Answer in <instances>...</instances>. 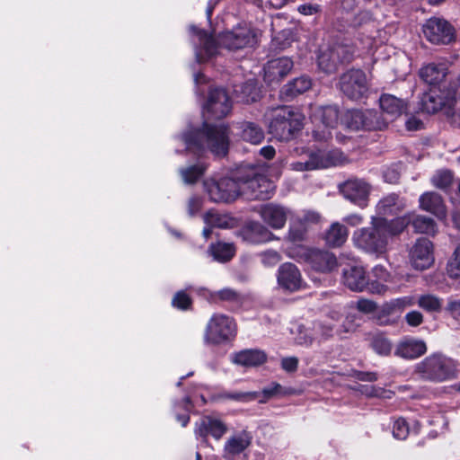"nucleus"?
Wrapping results in <instances>:
<instances>
[{
    "label": "nucleus",
    "mask_w": 460,
    "mask_h": 460,
    "mask_svg": "<svg viewBox=\"0 0 460 460\" xmlns=\"http://www.w3.org/2000/svg\"><path fill=\"white\" fill-rule=\"evenodd\" d=\"M299 13L303 15H313L322 11L321 5L318 4L306 3L297 7Z\"/></svg>",
    "instance_id": "obj_59"
},
{
    "label": "nucleus",
    "mask_w": 460,
    "mask_h": 460,
    "mask_svg": "<svg viewBox=\"0 0 460 460\" xmlns=\"http://www.w3.org/2000/svg\"><path fill=\"white\" fill-rule=\"evenodd\" d=\"M370 347L379 356L387 357L391 354L393 345L390 340L383 334H376L372 337Z\"/></svg>",
    "instance_id": "obj_50"
},
{
    "label": "nucleus",
    "mask_w": 460,
    "mask_h": 460,
    "mask_svg": "<svg viewBox=\"0 0 460 460\" xmlns=\"http://www.w3.org/2000/svg\"><path fill=\"white\" fill-rule=\"evenodd\" d=\"M204 221L211 227L221 229L232 228L234 226V218L228 214H221L214 210H208L204 216Z\"/></svg>",
    "instance_id": "obj_42"
},
{
    "label": "nucleus",
    "mask_w": 460,
    "mask_h": 460,
    "mask_svg": "<svg viewBox=\"0 0 460 460\" xmlns=\"http://www.w3.org/2000/svg\"><path fill=\"white\" fill-rule=\"evenodd\" d=\"M420 208L422 210L429 212L438 219H444L447 217V209L442 197L436 192H425L420 195Z\"/></svg>",
    "instance_id": "obj_27"
},
{
    "label": "nucleus",
    "mask_w": 460,
    "mask_h": 460,
    "mask_svg": "<svg viewBox=\"0 0 460 460\" xmlns=\"http://www.w3.org/2000/svg\"><path fill=\"white\" fill-rule=\"evenodd\" d=\"M242 190L251 199L267 200L275 193L276 185L266 175L260 173L256 167L239 169Z\"/></svg>",
    "instance_id": "obj_5"
},
{
    "label": "nucleus",
    "mask_w": 460,
    "mask_h": 460,
    "mask_svg": "<svg viewBox=\"0 0 460 460\" xmlns=\"http://www.w3.org/2000/svg\"><path fill=\"white\" fill-rule=\"evenodd\" d=\"M351 376L362 382H376L378 379V374L373 371L353 370Z\"/></svg>",
    "instance_id": "obj_58"
},
{
    "label": "nucleus",
    "mask_w": 460,
    "mask_h": 460,
    "mask_svg": "<svg viewBox=\"0 0 460 460\" xmlns=\"http://www.w3.org/2000/svg\"><path fill=\"white\" fill-rule=\"evenodd\" d=\"M261 398L260 403H265L272 398L283 397L291 394L290 388H286L277 382H271L268 386L261 390Z\"/></svg>",
    "instance_id": "obj_45"
},
{
    "label": "nucleus",
    "mask_w": 460,
    "mask_h": 460,
    "mask_svg": "<svg viewBox=\"0 0 460 460\" xmlns=\"http://www.w3.org/2000/svg\"><path fill=\"white\" fill-rule=\"evenodd\" d=\"M293 66L294 62L288 57L270 59L264 66V81L269 84L278 83L290 73Z\"/></svg>",
    "instance_id": "obj_19"
},
{
    "label": "nucleus",
    "mask_w": 460,
    "mask_h": 460,
    "mask_svg": "<svg viewBox=\"0 0 460 460\" xmlns=\"http://www.w3.org/2000/svg\"><path fill=\"white\" fill-rule=\"evenodd\" d=\"M207 166L204 164H196L181 168L180 173L187 184H195L205 174Z\"/></svg>",
    "instance_id": "obj_46"
},
{
    "label": "nucleus",
    "mask_w": 460,
    "mask_h": 460,
    "mask_svg": "<svg viewBox=\"0 0 460 460\" xmlns=\"http://www.w3.org/2000/svg\"><path fill=\"white\" fill-rule=\"evenodd\" d=\"M410 433L409 423L403 417L397 418L393 425V436L396 439L404 440Z\"/></svg>",
    "instance_id": "obj_57"
},
{
    "label": "nucleus",
    "mask_w": 460,
    "mask_h": 460,
    "mask_svg": "<svg viewBox=\"0 0 460 460\" xmlns=\"http://www.w3.org/2000/svg\"><path fill=\"white\" fill-rule=\"evenodd\" d=\"M288 256L297 262L307 264L311 270L317 273H330L338 266L337 258L333 253L304 245L289 247Z\"/></svg>",
    "instance_id": "obj_3"
},
{
    "label": "nucleus",
    "mask_w": 460,
    "mask_h": 460,
    "mask_svg": "<svg viewBox=\"0 0 460 460\" xmlns=\"http://www.w3.org/2000/svg\"><path fill=\"white\" fill-rule=\"evenodd\" d=\"M312 86V80L307 75L294 78L286 84L280 90V97L284 101H292L296 96L308 91Z\"/></svg>",
    "instance_id": "obj_30"
},
{
    "label": "nucleus",
    "mask_w": 460,
    "mask_h": 460,
    "mask_svg": "<svg viewBox=\"0 0 460 460\" xmlns=\"http://www.w3.org/2000/svg\"><path fill=\"white\" fill-rule=\"evenodd\" d=\"M447 275L451 279H460V244L456 248L447 265Z\"/></svg>",
    "instance_id": "obj_56"
},
{
    "label": "nucleus",
    "mask_w": 460,
    "mask_h": 460,
    "mask_svg": "<svg viewBox=\"0 0 460 460\" xmlns=\"http://www.w3.org/2000/svg\"><path fill=\"white\" fill-rule=\"evenodd\" d=\"M406 323L412 327H417L423 323V315L419 311H411L405 315Z\"/></svg>",
    "instance_id": "obj_61"
},
{
    "label": "nucleus",
    "mask_w": 460,
    "mask_h": 460,
    "mask_svg": "<svg viewBox=\"0 0 460 460\" xmlns=\"http://www.w3.org/2000/svg\"><path fill=\"white\" fill-rule=\"evenodd\" d=\"M341 66L351 63L355 58L356 45L349 40H336L330 44Z\"/></svg>",
    "instance_id": "obj_32"
},
{
    "label": "nucleus",
    "mask_w": 460,
    "mask_h": 460,
    "mask_svg": "<svg viewBox=\"0 0 460 460\" xmlns=\"http://www.w3.org/2000/svg\"><path fill=\"white\" fill-rule=\"evenodd\" d=\"M409 305L406 297L393 299L385 303L376 312V321L380 325L394 324L401 313Z\"/></svg>",
    "instance_id": "obj_21"
},
{
    "label": "nucleus",
    "mask_w": 460,
    "mask_h": 460,
    "mask_svg": "<svg viewBox=\"0 0 460 460\" xmlns=\"http://www.w3.org/2000/svg\"><path fill=\"white\" fill-rule=\"evenodd\" d=\"M317 65L320 70L328 75L338 71L340 65L330 45L325 49H320Z\"/></svg>",
    "instance_id": "obj_38"
},
{
    "label": "nucleus",
    "mask_w": 460,
    "mask_h": 460,
    "mask_svg": "<svg viewBox=\"0 0 460 460\" xmlns=\"http://www.w3.org/2000/svg\"><path fill=\"white\" fill-rule=\"evenodd\" d=\"M343 197L360 208L368 206L371 186L362 179H348L339 185Z\"/></svg>",
    "instance_id": "obj_14"
},
{
    "label": "nucleus",
    "mask_w": 460,
    "mask_h": 460,
    "mask_svg": "<svg viewBox=\"0 0 460 460\" xmlns=\"http://www.w3.org/2000/svg\"><path fill=\"white\" fill-rule=\"evenodd\" d=\"M304 115L290 106H283L273 111L269 124V131L281 141L292 139L304 127Z\"/></svg>",
    "instance_id": "obj_2"
},
{
    "label": "nucleus",
    "mask_w": 460,
    "mask_h": 460,
    "mask_svg": "<svg viewBox=\"0 0 460 460\" xmlns=\"http://www.w3.org/2000/svg\"><path fill=\"white\" fill-rule=\"evenodd\" d=\"M390 273L382 265H376L368 278L367 292L371 294L383 295L388 290V287L385 285L390 279Z\"/></svg>",
    "instance_id": "obj_28"
},
{
    "label": "nucleus",
    "mask_w": 460,
    "mask_h": 460,
    "mask_svg": "<svg viewBox=\"0 0 460 460\" xmlns=\"http://www.w3.org/2000/svg\"><path fill=\"white\" fill-rule=\"evenodd\" d=\"M232 109L231 99L224 88L215 87L208 91V100L203 107V113L208 119H221Z\"/></svg>",
    "instance_id": "obj_13"
},
{
    "label": "nucleus",
    "mask_w": 460,
    "mask_h": 460,
    "mask_svg": "<svg viewBox=\"0 0 460 460\" xmlns=\"http://www.w3.org/2000/svg\"><path fill=\"white\" fill-rule=\"evenodd\" d=\"M268 356L264 350L259 349H245L234 352L232 362L244 367H257L267 362Z\"/></svg>",
    "instance_id": "obj_25"
},
{
    "label": "nucleus",
    "mask_w": 460,
    "mask_h": 460,
    "mask_svg": "<svg viewBox=\"0 0 460 460\" xmlns=\"http://www.w3.org/2000/svg\"><path fill=\"white\" fill-rule=\"evenodd\" d=\"M348 238V229L338 222L332 224L324 234V240L329 247H340Z\"/></svg>",
    "instance_id": "obj_39"
},
{
    "label": "nucleus",
    "mask_w": 460,
    "mask_h": 460,
    "mask_svg": "<svg viewBox=\"0 0 460 460\" xmlns=\"http://www.w3.org/2000/svg\"><path fill=\"white\" fill-rule=\"evenodd\" d=\"M376 308L375 302L367 299H360L358 301V309L364 313H373Z\"/></svg>",
    "instance_id": "obj_63"
},
{
    "label": "nucleus",
    "mask_w": 460,
    "mask_h": 460,
    "mask_svg": "<svg viewBox=\"0 0 460 460\" xmlns=\"http://www.w3.org/2000/svg\"><path fill=\"white\" fill-rule=\"evenodd\" d=\"M239 93L241 101L245 103H252L260 99V90L257 86V83L252 80L242 84Z\"/></svg>",
    "instance_id": "obj_48"
},
{
    "label": "nucleus",
    "mask_w": 460,
    "mask_h": 460,
    "mask_svg": "<svg viewBox=\"0 0 460 460\" xmlns=\"http://www.w3.org/2000/svg\"><path fill=\"white\" fill-rule=\"evenodd\" d=\"M260 215L269 226L273 229H281L287 222L288 210L281 205L267 203L261 207Z\"/></svg>",
    "instance_id": "obj_24"
},
{
    "label": "nucleus",
    "mask_w": 460,
    "mask_h": 460,
    "mask_svg": "<svg viewBox=\"0 0 460 460\" xmlns=\"http://www.w3.org/2000/svg\"><path fill=\"white\" fill-rule=\"evenodd\" d=\"M181 139L187 150L195 155L209 150L216 156L225 157L229 151V127L204 121L200 127L184 131Z\"/></svg>",
    "instance_id": "obj_1"
},
{
    "label": "nucleus",
    "mask_w": 460,
    "mask_h": 460,
    "mask_svg": "<svg viewBox=\"0 0 460 460\" xmlns=\"http://www.w3.org/2000/svg\"><path fill=\"white\" fill-rule=\"evenodd\" d=\"M205 190L211 201L231 203L241 194L242 183L239 181V170L234 177L210 178L204 181Z\"/></svg>",
    "instance_id": "obj_7"
},
{
    "label": "nucleus",
    "mask_w": 460,
    "mask_h": 460,
    "mask_svg": "<svg viewBox=\"0 0 460 460\" xmlns=\"http://www.w3.org/2000/svg\"><path fill=\"white\" fill-rule=\"evenodd\" d=\"M339 85L342 93L353 101L367 97L368 92L366 73L359 68H351L343 73L340 77Z\"/></svg>",
    "instance_id": "obj_10"
},
{
    "label": "nucleus",
    "mask_w": 460,
    "mask_h": 460,
    "mask_svg": "<svg viewBox=\"0 0 460 460\" xmlns=\"http://www.w3.org/2000/svg\"><path fill=\"white\" fill-rule=\"evenodd\" d=\"M236 334V323L233 317L214 314L205 327L203 341L206 344L217 346L233 341Z\"/></svg>",
    "instance_id": "obj_6"
},
{
    "label": "nucleus",
    "mask_w": 460,
    "mask_h": 460,
    "mask_svg": "<svg viewBox=\"0 0 460 460\" xmlns=\"http://www.w3.org/2000/svg\"><path fill=\"white\" fill-rule=\"evenodd\" d=\"M456 99V91L442 87H429L420 101V108L422 112L435 114L442 109L451 107Z\"/></svg>",
    "instance_id": "obj_11"
},
{
    "label": "nucleus",
    "mask_w": 460,
    "mask_h": 460,
    "mask_svg": "<svg viewBox=\"0 0 460 460\" xmlns=\"http://www.w3.org/2000/svg\"><path fill=\"white\" fill-rule=\"evenodd\" d=\"M342 283L351 291H367L368 278L363 267L349 265L342 270Z\"/></svg>",
    "instance_id": "obj_22"
},
{
    "label": "nucleus",
    "mask_w": 460,
    "mask_h": 460,
    "mask_svg": "<svg viewBox=\"0 0 460 460\" xmlns=\"http://www.w3.org/2000/svg\"><path fill=\"white\" fill-rule=\"evenodd\" d=\"M411 259L417 270H423L430 267L434 261L432 242L425 237L417 239L411 250Z\"/></svg>",
    "instance_id": "obj_18"
},
{
    "label": "nucleus",
    "mask_w": 460,
    "mask_h": 460,
    "mask_svg": "<svg viewBox=\"0 0 460 460\" xmlns=\"http://www.w3.org/2000/svg\"><path fill=\"white\" fill-rule=\"evenodd\" d=\"M251 444L249 439L242 436H233L227 439L224 447V457L230 460L243 453Z\"/></svg>",
    "instance_id": "obj_40"
},
{
    "label": "nucleus",
    "mask_w": 460,
    "mask_h": 460,
    "mask_svg": "<svg viewBox=\"0 0 460 460\" xmlns=\"http://www.w3.org/2000/svg\"><path fill=\"white\" fill-rule=\"evenodd\" d=\"M418 304L420 307L430 313L439 312L442 307L440 299L432 295L420 296Z\"/></svg>",
    "instance_id": "obj_54"
},
{
    "label": "nucleus",
    "mask_w": 460,
    "mask_h": 460,
    "mask_svg": "<svg viewBox=\"0 0 460 460\" xmlns=\"http://www.w3.org/2000/svg\"><path fill=\"white\" fill-rule=\"evenodd\" d=\"M447 75L448 68L442 63H429L420 70V78L429 84V87L447 88Z\"/></svg>",
    "instance_id": "obj_23"
},
{
    "label": "nucleus",
    "mask_w": 460,
    "mask_h": 460,
    "mask_svg": "<svg viewBox=\"0 0 460 460\" xmlns=\"http://www.w3.org/2000/svg\"><path fill=\"white\" fill-rule=\"evenodd\" d=\"M210 252L214 259L219 262H227L235 254L234 244L217 242L210 245Z\"/></svg>",
    "instance_id": "obj_44"
},
{
    "label": "nucleus",
    "mask_w": 460,
    "mask_h": 460,
    "mask_svg": "<svg viewBox=\"0 0 460 460\" xmlns=\"http://www.w3.org/2000/svg\"><path fill=\"white\" fill-rule=\"evenodd\" d=\"M454 181V174L449 170L438 171L433 177L434 185L441 190L448 189Z\"/></svg>",
    "instance_id": "obj_55"
},
{
    "label": "nucleus",
    "mask_w": 460,
    "mask_h": 460,
    "mask_svg": "<svg viewBox=\"0 0 460 460\" xmlns=\"http://www.w3.org/2000/svg\"><path fill=\"white\" fill-rule=\"evenodd\" d=\"M414 232L434 235L437 231V224L431 217L422 215L411 214V223Z\"/></svg>",
    "instance_id": "obj_41"
},
{
    "label": "nucleus",
    "mask_w": 460,
    "mask_h": 460,
    "mask_svg": "<svg viewBox=\"0 0 460 460\" xmlns=\"http://www.w3.org/2000/svg\"><path fill=\"white\" fill-rule=\"evenodd\" d=\"M423 122L414 116L410 117L405 122V128L409 131H417L421 129Z\"/></svg>",
    "instance_id": "obj_64"
},
{
    "label": "nucleus",
    "mask_w": 460,
    "mask_h": 460,
    "mask_svg": "<svg viewBox=\"0 0 460 460\" xmlns=\"http://www.w3.org/2000/svg\"><path fill=\"white\" fill-rule=\"evenodd\" d=\"M425 39L435 45H447L456 40V30L446 19L430 17L422 25Z\"/></svg>",
    "instance_id": "obj_9"
},
{
    "label": "nucleus",
    "mask_w": 460,
    "mask_h": 460,
    "mask_svg": "<svg viewBox=\"0 0 460 460\" xmlns=\"http://www.w3.org/2000/svg\"><path fill=\"white\" fill-rule=\"evenodd\" d=\"M417 372L429 381L443 382L455 378L457 368L454 359L436 352L417 365Z\"/></svg>",
    "instance_id": "obj_4"
},
{
    "label": "nucleus",
    "mask_w": 460,
    "mask_h": 460,
    "mask_svg": "<svg viewBox=\"0 0 460 460\" xmlns=\"http://www.w3.org/2000/svg\"><path fill=\"white\" fill-rule=\"evenodd\" d=\"M242 234L245 240L252 243H262L268 240L270 232L260 222L248 221L242 227Z\"/></svg>",
    "instance_id": "obj_36"
},
{
    "label": "nucleus",
    "mask_w": 460,
    "mask_h": 460,
    "mask_svg": "<svg viewBox=\"0 0 460 460\" xmlns=\"http://www.w3.org/2000/svg\"><path fill=\"white\" fill-rule=\"evenodd\" d=\"M190 31L196 35L200 43L202 44V51L204 53V59L208 60L217 54L219 41L216 40L212 34H209L206 30L200 29L195 25L190 27Z\"/></svg>",
    "instance_id": "obj_33"
},
{
    "label": "nucleus",
    "mask_w": 460,
    "mask_h": 460,
    "mask_svg": "<svg viewBox=\"0 0 460 460\" xmlns=\"http://www.w3.org/2000/svg\"><path fill=\"white\" fill-rule=\"evenodd\" d=\"M379 106L382 111L392 119L400 117L408 110L407 102L389 93H383L380 96Z\"/></svg>",
    "instance_id": "obj_29"
},
{
    "label": "nucleus",
    "mask_w": 460,
    "mask_h": 460,
    "mask_svg": "<svg viewBox=\"0 0 460 460\" xmlns=\"http://www.w3.org/2000/svg\"><path fill=\"white\" fill-rule=\"evenodd\" d=\"M281 367L288 373H294L298 368V358L296 357H287L281 359Z\"/></svg>",
    "instance_id": "obj_60"
},
{
    "label": "nucleus",
    "mask_w": 460,
    "mask_h": 460,
    "mask_svg": "<svg viewBox=\"0 0 460 460\" xmlns=\"http://www.w3.org/2000/svg\"><path fill=\"white\" fill-rule=\"evenodd\" d=\"M402 209V204L399 202V195L391 193L381 199L376 207V216L384 217L398 214Z\"/></svg>",
    "instance_id": "obj_37"
},
{
    "label": "nucleus",
    "mask_w": 460,
    "mask_h": 460,
    "mask_svg": "<svg viewBox=\"0 0 460 460\" xmlns=\"http://www.w3.org/2000/svg\"><path fill=\"white\" fill-rule=\"evenodd\" d=\"M259 392H222L217 397L222 400H230L240 402H249L259 398Z\"/></svg>",
    "instance_id": "obj_51"
},
{
    "label": "nucleus",
    "mask_w": 460,
    "mask_h": 460,
    "mask_svg": "<svg viewBox=\"0 0 460 460\" xmlns=\"http://www.w3.org/2000/svg\"><path fill=\"white\" fill-rule=\"evenodd\" d=\"M172 306L180 311H190L193 309V299L185 290H179L172 296Z\"/></svg>",
    "instance_id": "obj_52"
},
{
    "label": "nucleus",
    "mask_w": 460,
    "mask_h": 460,
    "mask_svg": "<svg viewBox=\"0 0 460 460\" xmlns=\"http://www.w3.org/2000/svg\"><path fill=\"white\" fill-rule=\"evenodd\" d=\"M372 227L361 228L353 234V241L358 248L369 253L381 254L386 250L387 240L381 228H378L375 217H371Z\"/></svg>",
    "instance_id": "obj_8"
},
{
    "label": "nucleus",
    "mask_w": 460,
    "mask_h": 460,
    "mask_svg": "<svg viewBox=\"0 0 460 460\" xmlns=\"http://www.w3.org/2000/svg\"><path fill=\"white\" fill-rule=\"evenodd\" d=\"M375 218L378 228L382 229L387 241L389 237L402 234L411 223V214L397 217L391 220L384 217H375Z\"/></svg>",
    "instance_id": "obj_26"
},
{
    "label": "nucleus",
    "mask_w": 460,
    "mask_h": 460,
    "mask_svg": "<svg viewBox=\"0 0 460 460\" xmlns=\"http://www.w3.org/2000/svg\"><path fill=\"white\" fill-rule=\"evenodd\" d=\"M211 300L215 303L226 302L229 304L231 311L240 309L243 304V296L230 288H225L218 291H215L210 295Z\"/></svg>",
    "instance_id": "obj_34"
},
{
    "label": "nucleus",
    "mask_w": 460,
    "mask_h": 460,
    "mask_svg": "<svg viewBox=\"0 0 460 460\" xmlns=\"http://www.w3.org/2000/svg\"><path fill=\"white\" fill-rule=\"evenodd\" d=\"M306 233V226L303 222H295L290 224L287 238L293 243H300L305 239Z\"/></svg>",
    "instance_id": "obj_53"
},
{
    "label": "nucleus",
    "mask_w": 460,
    "mask_h": 460,
    "mask_svg": "<svg viewBox=\"0 0 460 460\" xmlns=\"http://www.w3.org/2000/svg\"><path fill=\"white\" fill-rule=\"evenodd\" d=\"M388 127V121L383 114L374 109L363 111V121L361 130L382 131Z\"/></svg>",
    "instance_id": "obj_35"
},
{
    "label": "nucleus",
    "mask_w": 460,
    "mask_h": 460,
    "mask_svg": "<svg viewBox=\"0 0 460 460\" xmlns=\"http://www.w3.org/2000/svg\"><path fill=\"white\" fill-rule=\"evenodd\" d=\"M427 344L422 340L404 337L397 344L394 355L407 360L420 358L427 352Z\"/></svg>",
    "instance_id": "obj_20"
},
{
    "label": "nucleus",
    "mask_w": 460,
    "mask_h": 460,
    "mask_svg": "<svg viewBox=\"0 0 460 460\" xmlns=\"http://www.w3.org/2000/svg\"><path fill=\"white\" fill-rule=\"evenodd\" d=\"M446 309L453 318L460 321V299L449 301Z\"/></svg>",
    "instance_id": "obj_62"
},
{
    "label": "nucleus",
    "mask_w": 460,
    "mask_h": 460,
    "mask_svg": "<svg viewBox=\"0 0 460 460\" xmlns=\"http://www.w3.org/2000/svg\"><path fill=\"white\" fill-rule=\"evenodd\" d=\"M227 425L218 418L204 415L195 422L194 434L201 442L207 443L208 437L219 440L227 432Z\"/></svg>",
    "instance_id": "obj_15"
},
{
    "label": "nucleus",
    "mask_w": 460,
    "mask_h": 460,
    "mask_svg": "<svg viewBox=\"0 0 460 460\" xmlns=\"http://www.w3.org/2000/svg\"><path fill=\"white\" fill-rule=\"evenodd\" d=\"M363 111L358 109L347 110L341 117V124L352 131L362 128Z\"/></svg>",
    "instance_id": "obj_43"
},
{
    "label": "nucleus",
    "mask_w": 460,
    "mask_h": 460,
    "mask_svg": "<svg viewBox=\"0 0 460 460\" xmlns=\"http://www.w3.org/2000/svg\"><path fill=\"white\" fill-rule=\"evenodd\" d=\"M295 38L296 33L293 29H283L272 38L271 44L275 49L284 50L291 46Z\"/></svg>",
    "instance_id": "obj_47"
},
{
    "label": "nucleus",
    "mask_w": 460,
    "mask_h": 460,
    "mask_svg": "<svg viewBox=\"0 0 460 460\" xmlns=\"http://www.w3.org/2000/svg\"><path fill=\"white\" fill-rule=\"evenodd\" d=\"M277 280L281 288L289 292L298 291L305 286L299 269L291 262L282 263L279 267Z\"/></svg>",
    "instance_id": "obj_17"
},
{
    "label": "nucleus",
    "mask_w": 460,
    "mask_h": 460,
    "mask_svg": "<svg viewBox=\"0 0 460 460\" xmlns=\"http://www.w3.org/2000/svg\"><path fill=\"white\" fill-rule=\"evenodd\" d=\"M341 112L337 105H327L321 109V120L327 128H335L341 120Z\"/></svg>",
    "instance_id": "obj_49"
},
{
    "label": "nucleus",
    "mask_w": 460,
    "mask_h": 460,
    "mask_svg": "<svg viewBox=\"0 0 460 460\" xmlns=\"http://www.w3.org/2000/svg\"><path fill=\"white\" fill-rule=\"evenodd\" d=\"M236 128L239 130V137L245 142L259 145L264 140V130L255 122L243 120L239 122Z\"/></svg>",
    "instance_id": "obj_31"
},
{
    "label": "nucleus",
    "mask_w": 460,
    "mask_h": 460,
    "mask_svg": "<svg viewBox=\"0 0 460 460\" xmlns=\"http://www.w3.org/2000/svg\"><path fill=\"white\" fill-rule=\"evenodd\" d=\"M339 154L336 151L316 150L309 154L305 162H297L293 164L297 171H312L325 169L337 165Z\"/></svg>",
    "instance_id": "obj_16"
},
{
    "label": "nucleus",
    "mask_w": 460,
    "mask_h": 460,
    "mask_svg": "<svg viewBox=\"0 0 460 460\" xmlns=\"http://www.w3.org/2000/svg\"><path fill=\"white\" fill-rule=\"evenodd\" d=\"M218 41L222 48L229 50H237L253 47L256 42V34L247 26L238 25L230 31L218 34Z\"/></svg>",
    "instance_id": "obj_12"
}]
</instances>
